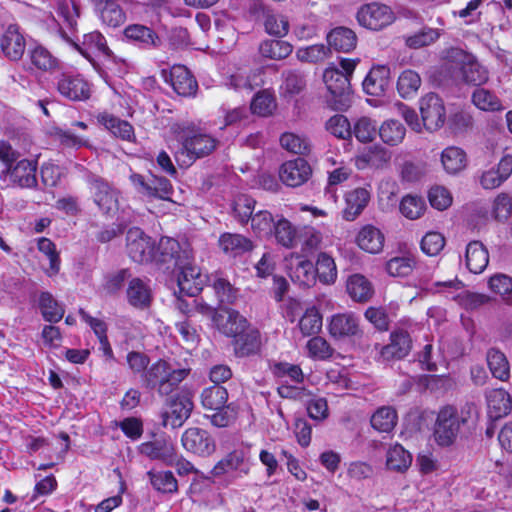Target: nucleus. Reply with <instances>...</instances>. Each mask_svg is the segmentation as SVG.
Returning <instances> with one entry per match:
<instances>
[{"instance_id": "obj_32", "label": "nucleus", "mask_w": 512, "mask_h": 512, "mask_svg": "<svg viewBox=\"0 0 512 512\" xmlns=\"http://www.w3.org/2000/svg\"><path fill=\"white\" fill-rule=\"evenodd\" d=\"M328 47L338 52L348 53L357 44V36L353 30L347 27H336L327 34Z\"/></svg>"}, {"instance_id": "obj_9", "label": "nucleus", "mask_w": 512, "mask_h": 512, "mask_svg": "<svg viewBox=\"0 0 512 512\" xmlns=\"http://www.w3.org/2000/svg\"><path fill=\"white\" fill-rule=\"evenodd\" d=\"M182 446L190 453L208 457L216 450L213 437L204 429L191 427L184 431L181 437Z\"/></svg>"}, {"instance_id": "obj_50", "label": "nucleus", "mask_w": 512, "mask_h": 512, "mask_svg": "<svg viewBox=\"0 0 512 512\" xmlns=\"http://www.w3.org/2000/svg\"><path fill=\"white\" fill-rule=\"evenodd\" d=\"M39 307L43 318L48 322H58L64 316V308L49 292H42L40 294Z\"/></svg>"}, {"instance_id": "obj_42", "label": "nucleus", "mask_w": 512, "mask_h": 512, "mask_svg": "<svg viewBox=\"0 0 512 512\" xmlns=\"http://www.w3.org/2000/svg\"><path fill=\"white\" fill-rule=\"evenodd\" d=\"M412 463V455L400 444L390 447L386 454V466L396 472L406 471Z\"/></svg>"}, {"instance_id": "obj_20", "label": "nucleus", "mask_w": 512, "mask_h": 512, "mask_svg": "<svg viewBox=\"0 0 512 512\" xmlns=\"http://www.w3.org/2000/svg\"><path fill=\"white\" fill-rule=\"evenodd\" d=\"M166 81L180 96H193L198 88L197 81L183 65L173 66Z\"/></svg>"}, {"instance_id": "obj_35", "label": "nucleus", "mask_w": 512, "mask_h": 512, "mask_svg": "<svg viewBox=\"0 0 512 512\" xmlns=\"http://www.w3.org/2000/svg\"><path fill=\"white\" fill-rule=\"evenodd\" d=\"M490 417L498 419L512 411V397L504 389H493L487 394Z\"/></svg>"}, {"instance_id": "obj_38", "label": "nucleus", "mask_w": 512, "mask_h": 512, "mask_svg": "<svg viewBox=\"0 0 512 512\" xmlns=\"http://www.w3.org/2000/svg\"><path fill=\"white\" fill-rule=\"evenodd\" d=\"M489 262L488 251L479 241H472L466 248V265L474 274L482 273Z\"/></svg>"}, {"instance_id": "obj_55", "label": "nucleus", "mask_w": 512, "mask_h": 512, "mask_svg": "<svg viewBox=\"0 0 512 512\" xmlns=\"http://www.w3.org/2000/svg\"><path fill=\"white\" fill-rule=\"evenodd\" d=\"M316 278L325 284H333L337 278V268L334 259L326 253L318 255L314 265Z\"/></svg>"}, {"instance_id": "obj_21", "label": "nucleus", "mask_w": 512, "mask_h": 512, "mask_svg": "<svg viewBox=\"0 0 512 512\" xmlns=\"http://www.w3.org/2000/svg\"><path fill=\"white\" fill-rule=\"evenodd\" d=\"M328 330L335 339L353 337L360 332L359 320L353 313H339L331 317Z\"/></svg>"}, {"instance_id": "obj_1", "label": "nucleus", "mask_w": 512, "mask_h": 512, "mask_svg": "<svg viewBox=\"0 0 512 512\" xmlns=\"http://www.w3.org/2000/svg\"><path fill=\"white\" fill-rule=\"evenodd\" d=\"M469 411L445 405L439 409L433 427V436L440 446H450L457 439L461 427L468 421Z\"/></svg>"}, {"instance_id": "obj_63", "label": "nucleus", "mask_w": 512, "mask_h": 512, "mask_svg": "<svg viewBox=\"0 0 512 512\" xmlns=\"http://www.w3.org/2000/svg\"><path fill=\"white\" fill-rule=\"evenodd\" d=\"M425 208L426 204L424 199L414 195H406L400 203L401 213L411 220L420 218L423 215Z\"/></svg>"}, {"instance_id": "obj_23", "label": "nucleus", "mask_w": 512, "mask_h": 512, "mask_svg": "<svg viewBox=\"0 0 512 512\" xmlns=\"http://www.w3.org/2000/svg\"><path fill=\"white\" fill-rule=\"evenodd\" d=\"M370 190L364 187L355 188L345 195V208L342 216L346 221H354L366 208L370 201Z\"/></svg>"}, {"instance_id": "obj_24", "label": "nucleus", "mask_w": 512, "mask_h": 512, "mask_svg": "<svg viewBox=\"0 0 512 512\" xmlns=\"http://www.w3.org/2000/svg\"><path fill=\"white\" fill-rule=\"evenodd\" d=\"M392 153L381 145L375 144L364 149L356 157V166L364 169L367 166L383 169L386 168L391 161Z\"/></svg>"}, {"instance_id": "obj_34", "label": "nucleus", "mask_w": 512, "mask_h": 512, "mask_svg": "<svg viewBox=\"0 0 512 512\" xmlns=\"http://www.w3.org/2000/svg\"><path fill=\"white\" fill-rule=\"evenodd\" d=\"M346 290L352 300L359 303L368 302L374 294L372 283L361 274H353L348 277Z\"/></svg>"}, {"instance_id": "obj_54", "label": "nucleus", "mask_w": 512, "mask_h": 512, "mask_svg": "<svg viewBox=\"0 0 512 512\" xmlns=\"http://www.w3.org/2000/svg\"><path fill=\"white\" fill-rule=\"evenodd\" d=\"M352 174L351 168L341 163V165L332 171L328 172V182L325 188V196L333 203H336L338 197L336 193V186L342 184Z\"/></svg>"}, {"instance_id": "obj_15", "label": "nucleus", "mask_w": 512, "mask_h": 512, "mask_svg": "<svg viewBox=\"0 0 512 512\" xmlns=\"http://www.w3.org/2000/svg\"><path fill=\"white\" fill-rule=\"evenodd\" d=\"M57 91L72 101H85L90 98L89 83L80 75L63 73L57 81Z\"/></svg>"}, {"instance_id": "obj_48", "label": "nucleus", "mask_w": 512, "mask_h": 512, "mask_svg": "<svg viewBox=\"0 0 512 512\" xmlns=\"http://www.w3.org/2000/svg\"><path fill=\"white\" fill-rule=\"evenodd\" d=\"M28 55L33 67L40 71L52 72L58 67L57 58L43 46L32 48L29 50Z\"/></svg>"}, {"instance_id": "obj_64", "label": "nucleus", "mask_w": 512, "mask_h": 512, "mask_svg": "<svg viewBox=\"0 0 512 512\" xmlns=\"http://www.w3.org/2000/svg\"><path fill=\"white\" fill-rule=\"evenodd\" d=\"M440 36L438 29L425 27L421 31L407 36L405 44L412 49H419L434 43Z\"/></svg>"}, {"instance_id": "obj_40", "label": "nucleus", "mask_w": 512, "mask_h": 512, "mask_svg": "<svg viewBox=\"0 0 512 512\" xmlns=\"http://www.w3.org/2000/svg\"><path fill=\"white\" fill-rule=\"evenodd\" d=\"M380 139L389 146H397L405 138L406 129L404 125L394 119L384 121L378 128Z\"/></svg>"}, {"instance_id": "obj_52", "label": "nucleus", "mask_w": 512, "mask_h": 512, "mask_svg": "<svg viewBox=\"0 0 512 512\" xmlns=\"http://www.w3.org/2000/svg\"><path fill=\"white\" fill-rule=\"evenodd\" d=\"M473 104L483 111H501L504 109L500 99L490 90L477 88L472 94Z\"/></svg>"}, {"instance_id": "obj_62", "label": "nucleus", "mask_w": 512, "mask_h": 512, "mask_svg": "<svg viewBox=\"0 0 512 512\" xmlns=\"http://www.w3.org/2000/svg\"><path fill=\"white\" fill-rule=\"evenodd\" d=\"M415 264L413 256L394 257L386 263V271L393 277H405L413 271Z\"/></svg>"}, {"instance_id": "obj_56", "label": "nucleus", "mask_w": 512, "mask_h": 512, "mask_svg": "<svg viewBox=\"0 0 512 512\" xmlns=\"http://www.w3.org/2000/svg\"><path fill=\"white\" fill-rule=\"evenodd\" d=\"M264 27L269 35L281 38L288 34L290 25L286 16L279 13L266 12L264 15Z\"/></svg>"}, {"instance_id": "obj_12", "label": "nucleus", "mask_w": 512, "mask_h": 512, "mask_svg": "<svg viewBox=\"0 0 512 512\" xmlns=\"http://www.w3.org/2000/svg\"><path fill=\"white\" fill-rule=\"evenodd\" d=\"M193 409V403L189 397L178 395L167 403L162 413V425L164 427L178 428L189 418Z\"/></svg>"}, {"instance_id": "obj_33", "label": "nucleus", "mask_w": 512, "mask_h": 512, "mask_svg": "<svg viewBox=\"0 0 512 512\" xmlns=\"http://www.w3.org/2000/svg\"><path fill=\"white\" fill-rule=\"evenodd\" d=\"M262 71L260 69L250 72L238 71L229 78L228 86L238 92L250 94L255 88L263 85Z\"/></svg>"}, {"instance_id": "obj_19", "label": "nucleus", "mask_w": 512, "mask_h": 512, "mask_svg": "<svg viewBox=\"0 0 512 512\" xmlns=\"http://www.w3.org/2000/svg\"><path fill=\"white\" fill-rule=\"evenodd\" d=\"M3 54L12 61L20 60L24 54L26 42L17 25H9L0 38Z\"/></svg>"}, {"instance_id": "obj_10", "label": "nucleus", "mask_w": 512, "mask_h": 512, "mask_svg": "<svg viewBox=\"0 0 512 512\" xmlns=\"http://www.w3.org/2000/svg\"><path fill=\"white\" fill-rule=\"evenodd\" d=\"M158 261L161 263H172L176 268L188 260H193V251L188 242L180 243L169 237L160 240L158 246Z\"/></svg>"}, {"instance_id": "obj_59", "label": "nucleus", "mask_w": 512, "mask_h": 512, "mask_svg": "<svg viewBox=\"0 0 512 512\" xmlns=\"http://www.w3.org/2000/svg\"><path fill=\"white\" fill-rule=\"evenodd\" d=\"M299 328L304 336L318 334L322 329V316L315 307L308 308L299 320Z\"/></svg>"}, {"instance_id": "obj_25", "label": "nucleus", "mask_w": 512, "mask_h": 512, "mask_svg": "<svg viewBox=\"0 0 512 512\" xmlns=\"http://www.w3.org/2000/svg\"><path fill=\"white\" fill-rule=\"evenodd\" d=\"M125 37L144 49H153L161 45L158 34L145 25L131 24L124 29Z\"/></svg>"}, {"instance_id": "obj_46", "label": "nucleus", "mask_w": 512, "mask_h": 512, "mask_svg": "<svg viewBox=\"0 0 512 512\" xmlns=\"http://www.w3.org/2000/svg\"><path fill=\"white\" fill-rule=\"evenodd\" d=\"M397 412L391 406L378 408L371 416L372 427L379 432H390L397 423Z\"/></svg>"}, {"instance_id": "obj_3", "label": "nucleus", "mask_w": 512, "mask_h": 512, "mask_svg": "<svg viewBox=\"0 0 512 512\" xmlns=\"http://www.w3.org/2000/svg\"><path fill=\"white\" fill-rule=\"evenodd\" d=\"M323 81L330 93L329 101L335 110H346L351 102V84L347 74L336 67H327L323 73Z\"/></svg>"}, {"instance_id": "obj_18", "label": "nucleus", "mask_w": 512, "mask_h": 512, "mask_svg": "<svg viewBox=\"0 0 512 512\" xmlns=\"http://www.w3.org/2000/svg\"><path fill=\"white\" fill-rule=\"evenodd\" d=\"M139 451L151 460H160L166 465L173 466L176 459V449L173 442L166 437H159L153 441L144 442Z\"/></svg>"}, {"instance_id": "obj_14", "label": "nucleus", "mask_w": 512, "mask_h": 512, "mask_svg": "<svg viewBox=\"0 0 512 512\" xmlns=\"http://www.w3.org/2000/svg\"><path fill=\"white\" fill-rule=\"evenodd\" d=\"M177 269L179 298L181 296H196L202 290L203 285L200 269L193 264V260L186 261Z\"/></svg>"}, {"instance_id": "obj_49", "label": "nucleus", "mask_w": 512, "mask_h": 512, "mask_svg": "<svg viewBox=\"0 0 512 512\" xmlns=\"http://www.w3.org/2000/svg\"><path fill=\"white\" fill-rule=\"evenodd\" d=\"M421 86V78L414 70H404L397 80V91L402 98H411L416 95Z\"/></svg>"}, {"instance_id": "obj_57", "label": "nucleus", "mask_w": 512, "mask_h": 512, "mask_svg": "<svg viewBox=\"0 0 512 512\" xmlns=\"http://www.w3.org/2000/svg\"><path fill=\"white\" fill-rule=\"evenodd\" d=\"M330 56V48L325 44H315L307 47L298 48L296 57L301 62L319 63L325 61Z\"/></svg>"}, {"instance_id": "obj_43", "label": "nucleus", "mask_w": 512, "mask_h": 512, "mask_svg": "<svg viewBox=\"0 0 512 512\" xmlns=\"http://www.w3.org/2000/svg\"><path fill=\"white\" fill-rule=\"evenodd\" d=\"M487 364L492 375L501 380L507 381L510 377V364L503 352L491 348L487 352Z\"/></svg>"}, {"instance_id": "obj_27", "label": "nucleus", "mask_w": 512, "mask_h": 512, "mask_svg": "<svg viewBox=\"0 0 512 512\" xmlns=\"http://www.w3.org/2000/svg\"><path fill=\"white\" fill-rule=\"evenodd\" d=\"M126 296L128 303L140 310L148 308L153 298L150 286L140 278L130 280Z\"/></svg>"}, {"instance_id": "obj_53", "label": "nucleus", "mask_w": 512, "mask_h": 512, "mask_svg": "<svg viewBox=\"0 0 512 512\" xmlns=\"http://www.w3.org/2000/svg\"><path fill=\"white\" fill-rule=\"evenodd\" d=\"M280 144L283 149L294 154L305 155L311 150V143L306 136L292 132L283 133L280 137Z\"/></svg>"}, {"instance_id": "obj_30", "label": "nucleus", "mask_w": 512, "mask_h": 512, "mask_svg": "<svg viewBox=\"0 0 512 512\" xmlns=\"http://www.w3.org/2000/svg\"><path fill=\"white\" fill-rule=\"evenodd\" d=\"M261 346L260 333L257 329L247 326L235 337L234 351L238 357H246L258 353Z\"/></svg>"}, {"instance_id": "obj_6", "label": "nucleus", "mask_w": 512, "mask_h": 512, "mask_svg": "<svg viewBox=\"0 0 512 512\" xmlns=\"http://www.w3.org/2000/svg\"><path fill=\"white\" fill-rule=\"evenodd\" d=\"M357 20L361 26L379 31L391 25L395 15L389 6L373 2L361 6L357 12Z\"/></svg>"}, {"instance_id": "obj_28", "label": "nucleus", "mask_w": 512, "mask_h": 512, "mask_svg": "<svg viewBox=\"0 0 512 512\" xmlns=\"http://www.w3.org/2000/svg\"><path fill=\"white\" fill-rule=\"evenodd\" d=\"M100 13V18L104 24L110 27H118L126 20V14L121 7V3L126 0H92Z\"/></svg>"}, {"instance_id": "obj_4", "label": "nucleus", "mask_w": 512, "mask_h": 512, "mask_svg": "<svg viewBox=\"0 0 512 512\" xmlns=\"http://www.w3.org/2000/svg\"><path fill=\"white\" fill-rule=\"evenodd\" d=\"M175 131L182 133L183 150L190 160L209 155L218 144V141L211 135L194 131L189 123L177 124Z\"/></svg>"}, {"instance_id": "obj_29", "label": "nucleus", "mask_w": 512, "mask_h": 512, "mask_svg": "<svg viewBox=\"0 0 512 512\" xmlns=\"http://www.w3.org/2000/svg\"><path fill=\"white\" fill-rule=\"evenodd\" d=\"M412 348V340L406 331H398L391 334V342L381 350V356L385 360L402 359L407 356Z\"/></svg>"}, {"instance_id": "obj_16", "label": "nucleus", "mask_w": 512, "mask_h": 512, "mask_svg": "<svg viewBox=\"0 0 512 512\" xmlns=\"http://www.w3.org/2000/svg\"><path fill=\"white\" fill-rule=\"evenodd\" d=\"M312 176L310 164L303 158H296L283 163L279 170L280 180L289 187H299Z\"/></svg>"}, {"instance_id": "obj_36", "label": "nucleus", "mask_w": 512, "mask_h": 512, "mask_svg": "<svg viewBox=\"0 0 512 512\" xmlns=\"http://www.w3.org/2000/svg\"><path fill=\"white\" fill-rule=\"evenodd\" d=\"M219 246L229 257H237L252 250V242L243 235L224 233L219 238Z\"/></svg>"}, {"instance_id": "obj_7", "label": "nucleus", "mask_w": 512, "mask_h": 512, "mask_svg": "<svg viewBox=\"0 0 512 512\" xmlns=\"http://www.w3.org/2000/svg\"><path fill=\"white\" fill-rule=\"evenodd\" d=\"M155 243L138 228L132 227L127 231L126 249L129 257L137 263H147L153 259Z\"/></svg>"}, {"instance_id": "obj_44", "label": "nucleus", "mask_w": 512, "mask_h": 512, "mask_svg": "<svg viewBox=\"0 0 512 512\" xmlns=\"http://www.w3.org/2000/svg\"><path fill=\"white\" fill-rule=\"evenodd\" d=\"M441 163L447 173L456 174L465 168L466 154L461 148L447 147L441 153Z\"/></svg>"}, {"instance_id": "obj_22", "label": "nucleus", "mask_w": 512, "mask_h": 512, "mask_svg": "<svg viewBox=\"0 0 512 512\" xmlns=\"http://www.w3.org/2000/svg\"><path fill=\"white\" fill-rule=\"evenodd\" d=\"M289 275L291 280L300 286L310 287L316 282V271L313 262L300 255L291 257Z\"/></svg>"}, {"instance_id": "obj_47", "label": "nucleus", "mask_w": 512, "mask_h": 512, "mask_svg": "<svg viewBox=\"0 0 512 512\" xmlns=\"http://www.w3.org/2000/svg\"><path fill=\"white\" fill-rule=\"evenodd\" d=\"M293 51V46L283 40H265L259 46L260 54L269 59L281 60L287 58Z\"/></svg>"}, {"instance_id": "obj_2", "label": "nucleus", "mask_w": 512, "mask_h": 512, "mask_svg": "<svg viewBox=\"0 0 512 512\" xmlns=\"http://www.w3.org/2000/svg\"><path fill=\"white\" fill-rule=\"evenodd\" d=\"M189 369L173 368L167 361L158 360L143 374V380L150 389L161 395H169L188 376Z\"/></svg>"}, {"instance_id": "obj_5", "label": "nucleus", "mask_w": 512, "mask_h": 512, "mask_svg": "<svg viewBox=\"0 0 512 512\" xmlns=\"http://www.w3.org/2000/svg\"><path fill=\"white\" fill-rule=\"evenodd\" d=\"M87 181L93 202L104 215L113 216L119 209V191L96 175H91Z\"/></svg>"}, {"instance_id": "obj_60", "label": "nucleus", "mask_w": 512, "mask_h": 512, "mask_svg": "<svg viewBox=\"0 0 512 512\" xmlns=\"http://www.w3.org/2000/svg\"><path fill=\"white\" fill-rule=\"evenodd\" d=\"M273 233L277 242L282 246L286 248L294 246L296 240V229L287 219L281 218L275 221Z\"/></svg>"}, {"instance_id": "obj_31", "label": "nucleus", "mask_w": 512, "mask_h": 512, "mask_svg": "<svg viewBox=\"0 0 512 512\" xmlns=\"http://www.w3.org/2000/svg\"><path fill=\"white\" fill-rule=\"evenodd\" d=\"M390 69L385 65H378L371 68L363 80L364 91L373 96L382 94L389 84Z\"/></svg>"}, {"instance_id": "obj_51", "label": "nucleus", "mask_w": 512, "mask_h": 512, "mask_svg": "<svg viewBox=\"0 0 512 512\" xmlns=\"http://www.w3.org/2000/svg\"><path fill=\"white\" fill-rule=\"evenodd\" d=\"M228 400L226 388L220 385H212L201 393V403L205 409H219L225 406Z\"/></svg>"}, {"instance_id": "obj_11", "label": "nucleus", "mask_w": 512, "mask_h": 512, "mask_svg": "<svg viewBox=\"0 0 512 512\" xmlns=\"http://www.w3.org/2000/svg\"><path fill=\"white\" fill-rule=\"evenodd\" d=\"M423 126L429 131L441 128L446 119L443 100L435 93L425 95L420 102Z\"/></svg>"}, {"instance_id": "obj_45", "label": "nucleus", "mask_w": 512, "mask_h": 512, "mask_svg": "<svg viewBox=\"0 0 512 512\" xmlns=\"http://www.w3.org/2000/svg\"><path fill=\"white\" fill-rule=\"evenodd\" d=\"M283 82L280 92L284 97L292 98L301 93L306 87L305 75L296 70H289L282 74Z\"/></svg>"}, {"instance_id": "obj_61", "label": "nucleus", "mask_w": 512, "mask_h": 512, "mask_svg": "<svg viewBox=\"0 0 512 512\" xmlns=\"http://www.w3.org/2000/svg\"><path fill=\"white\" fill-rule=\"evenodd\" d=\"M251 228L259 237H269L273 234L275 220L266 210L256 212L251 218Z\"/></svg>"}, {"instance_id": "obj_58", "label": "nucleus", "mask_w": 512, "mask_h": 512, "mask_svg": "<svg viewBox=\"0 0 512 512\" xmlns=\"http://www.w3.org/2000/svg\"><path fill=\"white\" fill-rule=\"evenodd\" d=\"M38 250L49 260V268L46 270L48 276L52 277L60 271V257L55 244L48 238L42 237L37 242Z\"/></svg>"}, {"instance_id": "obj_26", "label": "nucleus", "mask_w": 512, "mask_h": 512, "mask_svg": "<svg viewBox=\"0 0 512 512\" xmlns=\"http://www.w3.org/2000/svg\"><path fill=\"white\" fill-rule=\"evenodd\" d=\"M215 324L220 332L235 338L248 326L247 320L235 310H224L215 317Z\"/></svg>"}, {"instance_id": "obj_37", "label": "nucleus", "mask_w": 512, "mask_h": 512, "mask_svg": "<svg viewBox=\"0 0 512 512\" xmlns=\"http://www.w3.org/2000/svg\"><path fill=\"white\" fill-rule=\"evenodd\" d=\"M356 240L362 250L372 254L379 253L384 246L383 233L373 225L364 226L359 231Z\"/></svg>"}, {"instance_id": "obj_17", "label": "nucleus", "mask_w": 512, "mask_h": 512, "mask_svg": "<svg viewBox=\"0 0 512 512\" xmlns=\"http://www.w3.org/2000/svg\"><path fill=\"white\" fill-rule=\"evenodd\" d=\"M250 468L245 462L243 451L234 450L220 459L212 468L211 475L214 478H220L232 473H236V477L248 475Z\"/></svg>"}, {"instance_id": "obj_8", "label": "nucleus", "mask_w": 512, "mask_h": 512, "mask_svg": "<svg viewBox=\"0 0 512 512\" xmlns=\"http://www.w3.org/2000/svg\"><path fill=\"white\" fill-rule=\"evenodd\" d=\"M37 161L22 159L16 163L6 167L0 174V179L6 181L9 177L10 183L20 188H34L37 186Z\"/></svg>"}, {"instance_id": "obj_41", "label": "nucleus", "mask_w": 512, "mask_h": 512, "mask_svg": "<svg viewBox=\"0 0 512 512\" xmlns=\"http://www.w3.org/2000/svg\"><path fill=\"white\" fill-rule=\"evenodd\" d=\"M97 120L116 137H120L123 140H130L133 137V127L127 121L106 112L100 113L97 116Z\"/></svg>"}, {"instance_id": "obj_39", "label": "nucleus", "mask_w": 512, "mask_h": 512, "mask_svg": "<svg viewBox=\"0 0 512 512\" xmlns=\"http://www.w3.org/2000/svg\"><path fill=\"white\" fill-rule=\"evenodd\" d=\"M147 476L152 487L163 494H174L178 492V481L173 472L163 470H150Z\"/></svg>"}, {"instance_id": "obj_13", "label": "nucleus", "mask_w": 512, "mask_h": 512, "mask_svg": "<svg viewBox=\"0 0 512 512\" xmlns=\"http://www.w3.org/2000/svg\"><path fill=\"white\" fill-rule=\"evenodd\" d=\"M457 65L460 66L461 76L465 83L480 86L487 82L488 71L477 60L463 51L453 53Z\"/></svg>"}]
</instances>
